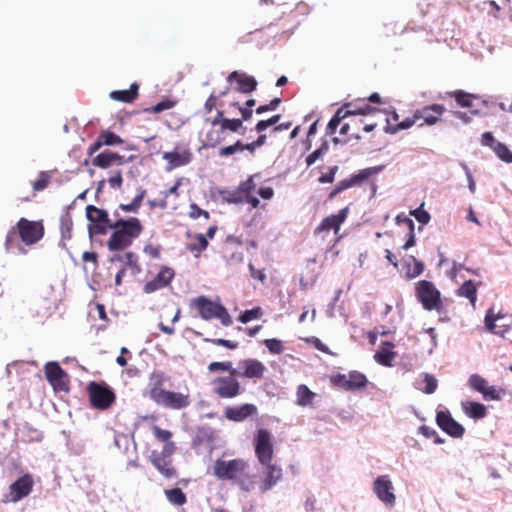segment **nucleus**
<instances>
[{
	"label": "nucleus",
	"instance_id": "nucleus-38",
	"mask_svg": "<svg viewBox=\"0 0 512 512\" xmlns=\"http://www.w3.org/2000/svg\"><path fill=\"white\" fill-rule=\"evenodd\" d=\"M123 257L125 258L123 260V267L127 270L131 271L132 275H137L141 272V267L138 263V257L133 252H126L123 254Z\"/></svg>",
	"mask_w": 512,
	"mask_h": 512
},
{
	"label": "nucleus",
	"instance_id": "nucleus-61",
	"mask_svg": "<svg viewBox=\"0 0 512 512\" xmlns=\"http://www.w3.org/2000/svg\"><path fill=\"white\" fill-rule=\"evenodd\" d=\"M205 341L211 342L212 344L217 345V346H223V347L231 349V350L238 348V342L232 341V340H226L223 338L205 339Z\"/></svg>",
	"mask_w": 512,
	"mask_h": 512
},
{
	"label": "nucleus",
	"instance_id": "nucleus-8",
	"mask_svg": "<svg viewBox=\"0 0 512 512\" xmlns=\"http://www.w3.org/2000/svg\"><path fill=\"white\" fill-rule=\"evenodd\" d=\"M252 444L256 459L259 464H268V462L273 461V435L269 430L265 428L257 429L254 434Z\"/></svg>",
	"mask_w": 512,
	"mask_h": 512
},
{
	"label": "nucleus",
	"instance_id": "nucleus-24",
	"mask_svg": "<svg viewBox=\"0 0 512 512\" xmlns=\"http://www.w3.org/2000/svg\"><path fill=\"white\" fill-rule=\"evenodd\" d=\"M468 383L472 389L481 393L485 400H499L500 393L494 386H488L487 381L479 374H472Z\"/></svg>",
	"mask_w": 512,
	"mask_h": 512
},
{
	"label": "nucleus",
	"instance_id": "nucleus-41",
	"mask_svg": "<svg viewBox=\"0 0 512 512\" xmlns=\"http://www.w3.org/2000/svg\"><path fill=\"white\" fill-rule=\"evenodd\" d=\"M346 107H340L336 113L334 114V116L331 118V120L329 121L328 125H327V134H334L338 125L340 124V122L347 118V111L345 110Z\"/></svg>",
	"mask_w": 512,
	"mask_h": 512
},
{
	"label": "nucleus",
	"instance_id": "nucleus-26",
	"mask_svg": "<svg viewBox=\"0 0 512 512\" xmlns=\"http://www.w3.org/2000/svg\"><path fill=\"white\" fill-rule=\"evenodd\" d=\"M123 142V139L119 135L115 134L114 132L104 130L101 131L97 139L92 144H90V146L87 149V154L89 156H92L103 146L120 145Z\"/></svg>",
	"mask_w": 512,
	"mask_h": 512
},
{
	"label": "nucleus",
	"instance_id": "nucleus-25",
	"mask_svg": "<svg viewBox=\"0 0 512 512\" xmlns=\"http://www.w3.org/2000/svg\"><path fill=\"white\" fill-rule=\"evenodd\" d=\"M227 81L229 83L236 82L237 86L235 89L243 94H249L257 88V81L253 76L238 71L231 72L227 76Z\"/></svg>",
	"mask_w": 512,
	"mask_h": 512
},
{
	"label": "nucleus",
	"instance_id": "nucleus-13",
	"mask_svg": "<svg viewBox=\"0 0 512 512\" xmlns=\"http://www.w3.org/2000/svg\"><path fill=\"white\" fill-rule=\"evenodd\" d=\"M33 487V476L29 473L24 474L9 486V490L4 494L2 502L16 503L27 497L32 492Z\"/></svg>",
	"mask_w": 512,
	"mask_h": 512
},
{
	"label": "nucleus",
	"instance_id": "nucleus-50",
	"mask_svg": "<svg viewBox=\"0 0 512 512\" xmlns=\"http://www.w3.org/2000/svg\"><path fill=\"white\" fill-rule=\"evenodd\" d=\"M177 104V101L171 99H164L154 106L145 109L149 113H161L165 110L173 108Z\"/></svg>",
	"mask_w": 512,
	"mask_h": 512
},
{
	"label": "nucleus",
	"instance_id": "nucleus-30",
	"mask_svg": "<svg viewBox=\"0 0 512 512\" xmlns=\"http://www.w3.org/2000/svg\"><path fill=\"white\" fill-rule=\"evenodd\" d=\"M138 89V84L133 83L127 90L112 91L110 97L116 101L131 103L138 97Z\"/></svg>",
	"mask_w": 512,
	"mask_h": 512
},
{
	"label": "nucleus",
	"instance_id": "nucleus-5",
	"mask_svg": "<svg viewBox=\"0 0 512 512\" xmlns=\"http://www.w3.org/2000/svg\"><path fill=\"white\" fill-rule=\"evenodd\" d=\"M190 305L198 311L200 317L204 320L217 318L224 326L232 324V318L227 309L223 305L211 301L206 296L192 299Z\"/></svg>",
	"mask_w": 512,
	"mask_h": 512
},
{
	"label": "nucleus",
	"instance_id": "nucleus-43",
	"mask_svg": "<svg viewBox=\"0 0 512 512\" xmlns=\"http://www.w3.org/2000/svg\"><path fill=\"white\" fill-rule=\"evenodd\" d=\"M196 242L188 244V250L195 256H199L208 246V241L203 234H197L195 237Z\"/></svg>",
	"mask_w": 512,
	"mask_h": 512
},
{
	"label": "nucleus",
	"instance_id": "nucleus-12",
	"mask_svg": "<svg viewBox=\"0 0 512 512\" xmlns=\"http://www.w3.org/2000/svg\"><path fill=\"white\" fill-rule=\"evenodd\" d=\"M46 380L52 386L54 392L69 391V376L56 361L47 362L44 366Z\"/></svg>",
	"mask_w": 512,
	"mask_h": 512
},
{
	"label": "nucleus",
	"instance_id": "nucleus-20",
	"mask_svg": "<svg viewBox=\"0 0 512 512\" xmlns=\"http://www.w3.org/2000/svg\"><path fill=\"white\" fill-rule=\"evenodd\" d=\"M266 368L264 364L257 359H244L239 361L237 376L248 379H261L264 376Z\"/></svg>",
	"mask_w": 512,
	"mask_h": 512
},
{
	"label": "nucleus",
	"instance_id": "nucleus-1",
	"mask_svg": "<svg viewBox=\"0 0 512 512\" xmlns=\"http://www.w3.org/2000/svg\"><path fill=\"white\" fill-rule=\"evenodd\" d=\"M213 474L219 480L232 481L244 492H250L256 487L257 476L251 473L249 462L243 458L217 459L213 465Z\"/></svg>",
	"mask_w": 512,
	"mask_h": 512
},
{
	"label": "nucleus",
	"instance_id": "nucleus-11",
	"mask_svg": "<svg viewBox=\"0 0 512 512\" xmlns=\"http://www.w3.org/2000/svg\"><path fill=\"white\" fill-rule=\"evenodd\" d=\"M213 392L223 399L235 398L242 393V388L237 380V374L216 377L211 382Z\"/></svg>",
	"mask_w": 512,
	"mask_h": 512
},
{
	"label": "nucleus",
	"instance_id": "nucleus-49",
	"mask_svg": "<svg viewBox=\"0 0 512 512\" xmlns=\"http://www.w3.org/2000/svg\"><path fill=\"white\" fill-rule=\"evenodd\" d=\"M263 315V311L260 307H255L250 310H245L240 316L239 321L246 324L254 319H259Z\"/></svg>",
	"mask_w": 512,
	"mask_h": 512
},
{
	"label": "nucleus",
	"instance_id": "nucleus-32",
	"mask_svg": "<svg viewBox=\"0 0 512 512\" xmlns=\"http://www.w3.org/2000/svg\"><path fill=\"white\" fill-rule=\"evenodd\" d=\"M341 107H346V111L348 116H355V115H369L376 111V108L372 107L369 103L363 102H350L345 103Z\"/></svg>",
	"mask_w": 512,
	"mask_h": 512
},
{
	"label": "nucleus",
	"instance_id": "nucleus-27",
	"mask_svg": "<svg viewBox=\"0 0 512 512\" xmlns=\"http://www.w3.org/2000/svg\"><path fill=\"white\" fill-rule=\"evenodd\" d=\"M125 163V157L123 155H120L116 152L105 150L98 155H96L93 160L92 164L95 167L101 168V169H107L112 166H121Z\"/></svg>",
	"mask_w": 512,
	"mask_h": 512
},
{
	"label": "nucleus",
	"instance_id": "nucleus-57",
	"mask_svg": "<svg viewBox=\"0 0 512 512\" xmlns=\"http://www.w3.org/2000/svg\"><path fill=\"white\" fill-rule=\"evenodd\" d=\"M414 265L412 268H409L407 270V276L408 278H416L424 271V264L423 262L419 261L415 257H412Z\"/></svg>",
	"mask_w": 512,
	"mask_h": 512
},
{
	"label": "nucleus",
	"instance_id": "nucleus-48",
	"mask_svg": "<svg viewBox=\"0 0 512 512\" xmlns=\"http://www.w3.org/2000/svg\"><path fill=\"white\" fill-rule=\"evenodd\" d=\"M240 192L243 194L245 198L250 195H253L256 189V183L254 181V175L249 176L246 180L241 181L238 185Z\"/></svg>",
	"mask_w": 512,
	"mask_h": 512
},
{
	"label": "nucleus",
	"instance_id": "nucleus-18",
	"mask_svg": "<svg viewBox=\"0 0 512 512\" xmlns=\"http://www.w3.org/2000/svg\"><path fill=\"white\" fill-rule=\"evenodd\" d=\"M393 490V484L387 475L379 476L373 483V491L378 499L390 507L394 506L396 501Z\"/></svg>",
	"mask_w": 512,
	"mask_h": 512
},
{
	"label": "nucleus",
	"instance_id": "nucleus-21",
	"mask_svg": "<svg viewBox=\"0 0 512 512\" xmlns=\"http://www.w3.org/2000/svg\"><path fill=\"white\" fill-rule=\"evenodd\" d=\"M349 213V208L345 207L341 209L337 214H332L330 216L325 217L320 224L315 228L314 234H320L322 232H329L331 230L334 233H338L341 225L346 220Z\"/></svg>",
	"mask_w": 512,
	"mask_h": 512
},
{
	"label": "nucleus",
	"instance_id": "nucleus-23",
	"mask_svg": "<svg viewBox=\"0 0 512 512\" xmlns=\"http://www.w3.org/2000/svg\"><path fill=\"white\" fill-rule=\"evenodd\" d=\"M257 414L258 409L256 405L251 403H245L240 406H228L224 410L225 418L233 422H243Z\"/></svg>",
	"mask_w": 512,
	"mask_h": 512
},
{
	"label": "nucleus",
	"instance_id": "nucleus-22",
	"mask_svg": "<svg viewBox=\"0 0 512 512\" xmlns=\"http://www.w3.org/2000/svg\"><path fill=\"white\" fill-rule=\"evenodd\" d=\"M175 276V272L172 268L162 266L157 275L144 285L145 293H153L157 290L167 287Z\"/></svg>",
	"mask_w": 512,
	"mask_h": 512
},
{
	"label": "nucleus",
	"instance_id": "nucleus-4",
	"mask_svg": "<svg viewBox=\"0 0 512 512\" xmlns=\"http://www.w3.org/2000/svg\"><path fill=\"white\" fill-rule=\"evenodd\" d=\"M111 229L113 232L107 241V248L109 251H122L131 246L133 241L141 235L143 225L136 217L119 218L113 223Z\"/></svg>",
	"mask_w": 512,
	"mask_h": 512
},
{
	"label": "nucleus",
	"instance_id": "nucleus-9",
	"mask_svg": "<svg viewBox=\"0 0 512 512\" xmlns=\"http://www.w3.org/2000/svg\"><path fill=\"white\" fill-rule=\"evenodd\" d=\"M150 398L158 405L170 409H182L190 404L189 396L179 392H172L155 385L149 391Z\"/></svg>",
	"mask_w": 512,
	"mask_h": 512
},
{
	"label": "nucleus",
	"instance_id": "nucleus-3",
	"mask_svg": "<svg viewBox=\"0 0 512 512\" xmlns=\"http://www.w3.org/2000/svg\"><path fill=\"white\" fill-rule=\"evenodd\" d=\"M44 236V226L41 222L31 221L26 218H20L15 226L11 227L5 239L6 251L17 249L19 252H25L21 246L20 240L30 246L40 241Z\"/></svg>",
	"mask_w": 512,
	"mask_h": 512
},
{
	"label": "nucleus",
	"instance_id": "nucleus-47",
	"mask_svg": "<svg viewBox=\"0 0 512 512\" xmlns=\"http://www.w3.org/2000/svg\"><path fill=\"white\" fill-rule=\"evenodd\" d=\"M493 151L502 161L512 163V152L505 144L498 142L493 146Z\"/></svg>",
	"mask_w": 512,
	"mask_h": 512
},
{
	"label": "nucleus",
	"instance_id": "nucleus-14",
	"mask_svg": "<svg viewBox=\"0 0 512 512\" xmlns=\"http://www.w3.org/2000/svg\"><path fill=\"white\" fill-rule=\"evenodd\" d=\"M262 466L260 480L256 483L258 490L264 494L271 490L283 479V469L280 465L268 462V464H260Z\"/></svg>",
	"mask_w": 512,
	"mask_h": 512
},
{
	"label": "nucleus",
	"instance_id": "nucleus-6",
	"mask_svg": "<svg viewBox=\"0 0 512 512\" xmlns=\"http://www.w3.org/2000/svg\"><path fill=\"white\" fill-rule=\"evenodd\" d=\"M87 393L91 407L97 410H107L116 401V394L105 382L91 381L87 385Z\"/></svg>",
	"mask_w": 512,
	"mask_h": 512
},
{
	"label": "nucleus",
	"instance_id": "nucleus-59",
	"mask_svg": "<svg viewBox=\"0 0 512 512\" xmlns=\"http://www.w3.org/2000/svg\"><path fill=\"white\" fill-rule=\"evenodd\" d=\"M422 206L423 204L419 208L411 211V215H413L419 223L425 225L430 221V214L424 210Z\"/></svg>",
	"mask_w": 512,
	"mask_h": 512
},
{
	"label": "nucleus",
	"instance_id": "nucleus-56",
	"mask_svg": "<svg viewBox=\"0 0 512 512\" xmlns=\"http://www.w3.org/2000/svg\"><path fill=\"white\" fill-rule=\"evenodd\" d=\"M425 387L423 392L426 394H432L435 392L438 386L437 379L431 374H425L424 376Z\"/></svg>",
	"mask_w": 512,
	"mask_h": 512
},
{
	"label": "nucleus",
	"instance_id": "nucleus-29",
	"mask_svg": "<svg viewBox=\"0 0 512 512\" xmlns=\"http://www.w3.org/2000/svg\"><path fill=\"white\" fill-rule=\"evenodd\" d=\"M463 411L467 416L473 419H482L487 415L485 405L479 402L466 401L462 403Z\"/></svg>",
	"mask_w": 512,
	"mask_h": 512
},
{
	"label": "nucleus",
	"instance_id": "nucleus-44",
	"mask_svg": "<svg viewBox=\"0 0 512 512\" xmlns=\"http://www.w3.org/2000/svg\"><path fill=\"white\" fill-rule=\"evenodd\" d=\"M73 221L71 216L66 213L60 219V230L63 239H71L72 237Z\"/></svg>",
	"mask_w": 512,
	"mask_h": 512
},
{
	"label": "nucleus",
	"instance_id": "nucleus-35",
	"mask_svg": "<svg viewBox=\"0 0 512 512\" xmlns=\"http://www.w3.org/2000/svg\"><path fill=\"white\" fill-rule=\"evenodd\" d=\"M347 391H354L364 388L368 382L367 377L357 371H352L348 374Z\"/></svg>",
	"mask_w": 512,
	"mask_h": 512
},
{
	"label": "nucleus",
	"instance_id": "nucleus-15",
	"mask_svg": "<svg viewBox=\"0 0 512 512\" xmlns=\"http://www.w3.org/2000/svg\"><path fill=\"white\" fill-rule=\"evenodd\" d=\"M446 108L442 104H430L423 106L420 109L415 110V118L422 120L421 123L418 124L419 127L423 126H434L439 123L442 119L443 114L445 113Z\"/></svg>",
	"mask_w": 512,
	"mask_h": 512
},
{
	"label": "nucleus",
	"instance_id": "nucleus-62",
	"mask_svg": "<svg viewBox=\"0 0 512 512\" xmlns=\"http://www.w3.org/2000/svg\"><path fill=\"white\" fill-rule=\"evenodd\" d=\"M305 342L311 344L314 348L323 353L330 354L329 348L317 337H308L305 339Z\"/></svg>",
	"mask_w": 512,
	"mask_h": 512
},
{
	"label": "nucleus",
	"instance_id": "nucleus-2",
	"mask_svg": "<svg viewBox=\"0 0 512 512\" xmlns=\"http://www.w3.org/2000/svg\"><path fill=\"white\" fill-rule=\"evenodd\" d=\"M151 431L154 438L163 443V448L160 452L152 451L150 461L152 465L165 477L174 478L177 475L175 467L172 465L171 457L176 452L177 446L172 441L173 433L170 430L162 429L158 425H152Z\"/></svg>",
	"mask_w": 512,
	"mask_h": 512
},
{
	"label": "nucleus",
	"instance_id": "nucleus-60",
	"mask_svg": "<svg viewBox=\"0 0 512 512\" xmlns=\"http://www.w3.org/2000/svg\"><path fill=\"white\" fill-rule=\"evenodd\" d=\"M189 216L190 218L192 219H197L199 218L200 216H203L206 220H208L210 218V214L208 211L206 210H203L201 209L197 204L195 203H192L190 205V210H189Z\"/></svg>",
	"mask_w": 512,
	"mask_h": 512
},
{
	"label": "nucleus",
	"instance_id": "nucleus-10",
	"mask_svg": "<svg viewBox=\"0 0 512 512\" xmlns=\"http://www.w3.org/2000/svg\"><path fill=\"white\" fill-rule=\"evenodd\" d=\"M86 217L90 222L88 225L90 236L107 234L114 223L110 220L106 210L100 209L94 205L86 206Z\"/></svg>",
	"mask_w": 512,
	"mask_h": 512
},
{
	"label": "nucleus",
	"instance_id": "nucleus-28",
	"mask_svg": "<svg viewBox=\"0 0 512 512\" xmlns=\"http://www.w3.org/2000/svg\"><path fill=\"white\" fill-rule=\"evenodd\" d=\"M394 344L390 341L382 343L380 349L374 354L375 361L385 367H392L396 352L392 351Z\"/></svg>",
	"mask_w": 512,
	"mask_h": 512
},
{
	"label": "nucleus",
	"instance_id": "nucleus-39",
	"mask_svg": "<svg viewBox=\"0 0 512 512\" xmlns=\"http://www.w3.org/2000/svg\"><path fill=\"white\" fill-rule=\"evenodd\" d=\"M315 393L312 392L306 385L301 384L297 388V404L300 406H307L312 403Z\"/></svg>",
	"mask_w": 512,
	"mask_h": 512
},
{
	"label": "nucleus",
	"instance_id": "nucleus-19",
	"mask_svg": "<svg viewBox=\"0 0 512 512\" xmlns=\"http://www.w3.org/2000/svg\"><path fill=\"white\" fill-rule=\"evenodd\" d=\"M436 423L441 430L453 438H461L464 435V427L447 410L437 412Z\"/></svg>",
	"mask_w": 512,
	"mask_h": 512
},
{
	"label": "nucleus",
	"instance_id": "nucleus-42",
	"mask_svg": "<svg viewBox=\"0 0 512 512\" xmlns=\"http://www.w3.org/2000/svg\"><path fill=\"white\" fill-rule=\"evenodd\" d=\"M223 131L221 128L219 129H211L206 134L205 144L204 146L208 147H216L220 142H222L225 137L223 135Z\"/></svg>",
	"mask_w": 512,
	"mask_h": 512
},
{
	"label": "nucleus",
	"instance_id": "nucleus-58",
	"mask_svg": "<svg viewBox=\"0 0 512 512\" xmlns=\"http://www.w3.org/2000/svg\"><path fill=\"white\" fill-rule=\"evenodd\" d=\"M419 119L415 118V112L411 117H407L403 121L399 122L396 127L390 130L391 133H395L399 130H404L412 127Z\"/></svg>",
	"mask_w": 512,
	"mask_h": 512
},
{
	"label": "nucleus",
	"instance_id": "nucleus-53",
	"mask_svg": "<svg viewBox=\"0 0 512 512\" xmlns=\"http://www.w3.org/2000/svg\"><path fill=\"white\" fill-rule=\"evenodd\" d=\"M264 345L272 354H281L284 350L282 342L276 338L266 339Z\"/></svg>",
	"mask_w": 512,
	"mask_h": 512
},
{
	"label": "nucleus",
	"instance_id": "nucleus-7",
	"mask_svg": "<svg viewBox=\"0 0 512 512\" xmlns=\"http://www.w3.org/2000/svg\"><path fill=\"white\" fill-rule=\"evenodd\" d=\"M415 292L425 310L440 312L443 309L441 293L431 281L420 280L417 282Z\"/></svg>",
	"mask_w": 512,
	"mask_h": 512
},
{
	"label": "nucleus",
	"instance_id": "nucleus-64",
	"mask_svg": "<svg viewBox=\"0 0 512 512\" xmlns=\"http://www.w3.org/2000/svg\"><path fill=\"white\" fill-rule=\"evenodd\" d=\"M332 383L338 387L343 388L344 390H347L348 382V375L346 374H337L332 377L331 379Z\"/></svg>",
	"mask_w": 512,
	"mask_h": 512
},
{
	"label": "nucleus",
	"instance_id": "nucleus-31",
	"mask_svg": "<svg viewBox=\"0 0 512 512\" xmlns=\"http://www.w3.org/2000/svg\"><path fill=\"white\" fill-rule=\"evenodd\" d=\"M214 440V430L208 426H200L197 427L195 436L193 438L192 444L194 447H199L203 444H208Z\"/></svg>",
	"mask_w": 512,
	"mask_h": 512
},
{
	"label": "nucleus",
	"instance_id": "nucleus-16",
	"mask_svg": "<svg viewBox=\"0 0 512 512\" xmlns=\"http://www.w3.org/2000/svg\"><path fill=\"white\" fill-rule=\"evenodd\" d=\"M377 172L378 168L376 167L365 168L360 170L358 174L352 175L348 179L341 180L329 193L328 200H333L342 191L362 183L364 180L368 179L370 176L376 174Z\"/></svg>",
	"mask_w": 512,
	"mask_h": 512
},
{
	"label": "nucleus",
	"instance_id": "nucleus-52",
	"mask_svg": "<svg viewBox=\"0 0 512 512\" xmlns=\"http://www.w3.org/2000/svg\"><path fill=\"white\" fill-rule=\"evenodd\" d=\"M402 221L407 225L409 230V238L403 245V249L408 250L415 245L414 222L408 217H404Z\"/></svg>",
	"mask_w": 512,
	"mask_h": 512
},
{
	"label": "nucleus",
	"instance_id": "nucleus-45",
	"mask_svg": "<svg viewBox=\"0 0 512 512\" xmlns=\"http://www.w3.org/2000/svg\"><path fill=\"white\" fill-rule=\"evenodd\" d=\"M208 371L211 373L225 371L228 372L229 374H237V369L232 366V363L230 361L211 362L208 365Z\"/></svg>",
	"mask_w": 512,
	"mask_h": 512
},
{
	"label": "nucleus",
	"instance_id": "nucleus-54",
	"mask_svg": "<svg viewBox=\"0 0 512 512\" xmlns=\"http://www.w3.org/2000/svg\"><path fill=\"white\" fill-rule=\"evenodd\" d=\"M242 120L241 119H225L220 126L222 131L229 130L231 132H237L240 128H242Z\"/></svg>",
	"mask_w": 512,
	"mask_h": 512
},
{
	"label": "nucleus",
	"instance_id": "nucleus-51",
	"mask_svg": "<svg viewBox=\"0 0 512 512\" xmlns=\"http://www.w3.org/2000/svg\"><path fill=\"white\" fill-rule=\"evenodd\" d=\"M329 149L328 143L324 142L321 144V146L313 151L311 154H309L306 157V164L307 166L313 165L320 157H322Z\"/></svg>",
	"mask_w": 512,
	"mask_h": 512
},
{
	"label": "nucleus",
	"instance_id": "nucleus-63",
	"mask_svg": "<svg viewBox=\"0 0 512 512\" xmlns=\"http://www.w3.org/2000/svg\"><path fill=\"white\" fill-rule=\"evenodd\" d=\"M280 103H281L280 98H274L268 104L260 105L259 107H257L256 113L263 114L267 111H273L279 106Z\"/></svg>",
	"mask_w": 512,
	"mask_h": 512
},
{
	"label": "nucleus",
	"instance_id": "nucleus-34",
	"mask_svg": "<svg viewBox=\"0 0 512 512\" xmlns=\"http://www.w3.org/2000/svg\"><path fill=\"white\" fill-rule=\"evenodd\" d=\"M503 318L501 317H495L493 315V312L490 310L487 314H486V317H485V325L486 327L488 328V330H490L492 333L494 334H497V335H500V336H504V334L509 331V325H505V324H502L499 326V329H498V325L496 324V322L498 320H502Z\"/></svg>",
	"mask_w": 512,
	"mask_h": 512
},
{
	"label": "nucleus",
	"instance_id": "nucleus-37",
	"mask_svg": "<svg viewBox=\"0 0 512 512\" xmlns=\"http://www.w3.org/2000/svg\"><path fill=\"white\" fill-rule=\"evenodd\" d=\"M167 500L175 506H183L187 502L186 494L180 488L165 489Z\"/></svg>",
	"mask_w": 512,
	"mask_h": 512
},
{
	"label": "nucleus",
	"instance_id": "nucleus-55",
	"mask_svg": "<svg viewBox=\"0 0 512 512\" xmlns=\"http://www.w3.org/2000/svg\"><path fill=\"white\" fill-rule=\"evenodd\" d=\"M50 183V176L46 172H40L39 178L32 183V187L35 191H42L47 188Z\"/></svg>",
	"mask_w": 512,
	"mask_h": 512
},
{
	"label": "nucleus",
	"instance_id": "nucleus-40",
	"mask_svg": "<svg viewBox=\"0 0 512 512\" xmlns=\"http://www.w3.org/2000/svg\"><path fill=\"white\" fill-rule=\"evenodd\" d=\"M146 190L141 189L129 204H121L119 208L125 212L136 213L142 205Z\"/></svg>",
	"mask_w": 512,
	"mask_h": 512
},
{
	"label": "nucleus",
	"instance_id": "nucleus-17",
	"mask_svg": "<svg viewBox=\"0 0 512 512\" xmlns=\"http://www.w3.org/2000/svg\"><path fill=\"white\" fill-rule=\"evenodd\" d=\"M162 158L167 161V171L188 165L193 158L189 147L175 146L170 152H164Z\"/></svg>",
	"mask_w": 512,
	"mask_h": 512
},
{
	"label": "nucleus",
	"instance_id": "nucleus-36",
	"mask_svg": "<svg viewBox=\"0 0 512 512\" xmlns=\"http://www.w3.org/2000/svg\"><path fill=\"white\" fill-rule=\"evenodd\" d=\"M447 95L455 99L456 103L461 107H471L472 101L476 99L475 95L467 93L463 90L451 91L448 92Z\"/></svg>",
	"mask_w": 512,
	"mask_h": 512
},
{
	"label": "nucleus",
	"instance_id": "nucleus-46",
	"mask_svg": "<svg viewBox=\"0 0 512 512\" xmlns=\"http://www.w3.org/2000/svg\"><path fill=\"white\" fill-rule=\"evenodd\" d=\"M222 195H223V200L230 204H240V203H244V201H245V197L240 192V189L238 187L232 191L222 192Z\"/></svg>",
	"mask_w": 512,
	"mask_h": 512
},
{
	"label": "nucleus",
	"instance_id": "nucleus-33",
	"mask_svg": "<svg viewBox=\"0 0 512 512\" xmlns=\"http://www.w3.org/2000/svg\"><path fill=\"white\" fill-rule=\"evenodd\" d=\"M460 297H465L474 307L477 301V286L472 280L465 281L456 291Z\"/></svg>",
	"mask_w": 512,
	"mask_h": 512
}]
</instances>
